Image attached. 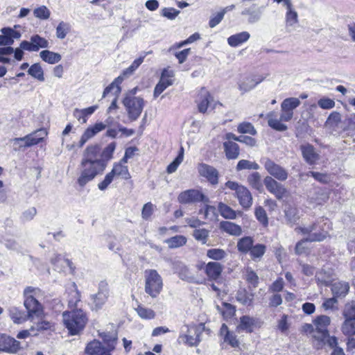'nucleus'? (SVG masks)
<instances>
[{
	"mask_svg": "<svg viewBox=\"0 0 355 355\" xmlns=\"http://www.w3.org/2000/svg\"><path fill=\"white\" fill-rule=\"evenodd\" d=\"M329 198V196L327 191L318 189L314 192L313 196H309V202L316 205H320L326 202Z\"/></svg>",
	"mask_w": 355,
	"mask_h": 355,
	"instance_id": "obj_31",
	"label": "nucleus"
},
{
	"mask_svg": "<svg viewBox=\"0 0 355 355\" xmlns=\"http://www.w3.org/2000/svg\"><path fill=\"white\" fill-rule=\"evenodd\" d=\"M199 174L207 178L211 184H217L218 182V172L212 166L207 164H200L198 167Z\"/></svg>",
	"mask_w": 355,
	"mask_h": 355,
	"instance_id": "obj_21",
	"label": "nucleus"
},
{
	"mask_svg": "<svg viewBox=\"0 0 355 355\" xmlns=\"http://www.w3.org/2000/svg\"><path fill=\"white\" fill-rule=\"evenodd\" d=\"M173 71L168 69L163 70L159 82L156 85L155 89H166V87L172 85L173 82Z\"/></svg>",
	"mask_w": 355,
	"mask_h": 355,
	"instance_id": "obj_30",
	"label": "nucleus"
},
{
	"mask_svg": "<svg viewBox=\"0 0 355 355\" xmlns=\"http://www.w3.org/2000/svg\"><path fill=\"white\" fill-rule=\"evenodd\" d=\"M20 349L19 341L6 334L0 335V351L15 354Z\"/></svg>",
	"mask_w": 355,
	"mask_h": 355,
	"instance_id": "obj_19",
	"label": "nucleus"
},
{
	"mask_svg": "<svg viewBox=\"0 0 355 355\" xmlns=\"http://www.w3.org/2000/svg\"><path fill=\"white\" fill-rule=\"evenodd\" d=\"M225 186L235 191L239 204L243 209H249L252 205V196L248 189L236 182L227 181Z\"/></svg>",
	"mask_w": 355,
	"mask_h": 355,
	"instance_id": "obj_7",
	"label": "nucleus"
},
{
	"mask_svg": "<svg viewBox=\"0 0 355 355\" xmlns=\"http://www.w3.org/2000/svg\"><path fill=\"white\" fill-rule=\"evenodd\" d=\"M218 101L214 100V97L207 91L201 93L196 100L198 110L205 114L211 107L215 109Z\"/></svg>",
	"mask_w": 355,
	"mask_h": 355,
	"instance_id": "obj_17",
	"label": "nucleus"
},
{
	"mask_svg": "<svg viewBox=\"0 0 355 355\" xmlns=\"http://www.w3.org/2000/svg\"><path fill=\"white\" fill-rule=\"evenodd\" d=\"M28 73L30 76L39 81H44V71L39 63L33 64L28 70Z\"/></svg>",
	"mask_w": 355,
	"mask_h": 355,
	"instance_id": "obj_46",
	"label": "nucleus"
},
{
	"mask_svg": "<svg viewBox=\"0 0 355 355\" xmlns=\"http://www.w3.org/2000/svg\"><path fill=\"white\" fill-rule=\"evenodd\" d=\"M145 292L152 298H156L163 289V279L156 270H145Z\"/></svg>",
	"mask_w": 355,
	"mask_h": 355,
	"instance_id": "obj_2",
	"label": "nucleus"
},
{
	"mask_svg": "<svg viewBox=\"0 0 355 355\" xmlns=\"http://www.w3.org/2000/svg\"><path fill=\"white\" fill-rule=\"evenodd\" d=\"M34 16L40 19L46 20L50 17L51 12L45 6H41L33 10Z\"/></svg>",
	"mask_w": 355,
	"mask_h": 355,
	"instance_id": "obj_59",
	"label": "nucleus"
},
{
	"mask_svg": "<svg viewBox=\"0 0 355 355\" xmlns=\"http://www.w3.org/2000/svg\"><path fill=\"white\" fill-rule=\"evenodd\" d=\"M9 311L10 315L15 323L20 324L31 319L27 312L20 311L16 307H11Z\"/></svg>",
	"mask_w": 355,
	"mask_h": 355,
	"instance_id": "obj_37",
	"label": "nucleus"
},
{
	"mask_svg": "<svg viewBox=\"0 0 355 355\" xmlns=\"http://www.w3.org/2000/svg\"><path fill=\"white\" fill-rule=\"evenodd\" d=\"M245 279L253 288L257 287L259 284V277L250 268H247L245 270Z\"/></svg>",
	"mask_w": 355,
	"mask_h": 355,
	"instance_id": "obj_51",
	"label": "nucleus"
},
{
	"mask_svg": "<svg viewBox=\"0 0 355 355\" xmlns=\"http://www.w3.org/2000/svg\"><path fill=\"white\" fill-rule=\"evenodd\" d=\"M254 245V239L251 236H244L240 239L237 242L238 250L243 253H249Z\"/></svg>",
	"mask_w": 355,
	"mask_h": 355,
	"instance_id": "obj_34",
	"label": "nucleus"
},
{
	"mask_svg": "<svg viewBox=\"0 0 355 355\" xmlns=\"http://www.w3.org/2000/svg\"><path fill=\"white\" fill-rule=\"evenodd\" d=\"M0 46H10L14 43V39L20 37L21 34L11 28H3L0 31Z\"/></svg>",
	"mask_w": 355,
	"mask_h": 355,
	"instance_id": "obj_23",
	"label": "nucleus"
},
{
	"mask_svg": "<svg viewBox=\"0 0 355 355\" xmlns=\"http://www.w3.org/2000/svg\"><path fill=\"white\" fill-rule=\"evenodd\" d=\"M70 31V25L64 21L59 23L56 28V37L59 39H64Z\"/></svg>",
	"mask_w": 355,
	"mask_h": 355,
	"instance_id": "obj_60",
	"label": "nucleus"
},
{
	"mask_svg": "<svg viewBox=\"0 0 355 355\" xmlns=\"http://www.w3.org/2000/svg\"><path fill=\"white\" fill-rule=\"evenodd\" d=\"M63 322L71 335H76L82 331L87 322L86 313L81 309H76L62 313Z\"/></svg>",
	"mask_w": 355,
	"mask_h": 355,
	"instance_id": "obj_1",
	"label": "nucleus"
},
{
	"mask_svg": "<svg viewBox=\"0 0 355 355\" xmlns=\"http://www.w3.org/2000/svg\"><path fill=\"white\" fill-rule=\"evenodd\" d=\"M218 209L220 215L225 218L235 219L236 218V211L223 202L218 204Z\"/></svg>",
	"mask_w": 355,
	"mask_h": 355,
	"instance_id": "obj_44",
	"label": "nucleus"
},
{
	"mask_svg": "<svg viewBox=\"0 0 355 355\" xmlns=\"http://www.w3.org/2000/svg\"><path fill=\"white\" fill-rule=\"evenodd\" d=\"M304 174L302 173L300 174V177L302 178ZM306 176H312L315 180L317 181L321 182V183H328L330 180L329 176L326 173H321L319 172H315V171H309L307 173L305 174Z\"/></svg>",
	"mask_w": 355,
	"mask_h": 355,
	"instance_id": "obj_63",
	"label": "nucleus"
},
{
	"mask_svg": "<svg viewBox=\"0 0 355 355\" xmlns=\"http://www.w3.org/2000/svg\"><path fill=\"white\" fill-rule=\"evenodd\" d=\"M47 132L44 128L38 129L23 137L14 138L10 140L13 142L15 150L21 148H28L42 141L46 137Z\"/></svg>",
	"mask_w": 355,
	"mask_h": 355,
	"instance_id": "obj_4",
	"label": "nucleus"
},
{
	"mask_svg": "<svg viewBox=\"0 0 355 355\" xmlns=\"http://www.w3.org/2000/svg\"><path fill=\"white\" fill-rule=\"evenodd\" d=\"M318 227V224L317 223H314L311 225H309L307 227H295V231L296 232H300L304 235H308V236H309L311 234H312L313 233H320L322 230H324L322 229L321 231L317 232Z\"/></svg>",
	"mask_w": 355,
	"mask_h": 355,
	"instance_id": "obj_54",
	"label": "nucleus"
},
{
	"mask_svg": "<svg viewBox=\"0 0 355 355\" xmlns=\"http://www.w3.org/2000/svg\"><path fill=\"white\" fill-rule=\"evenodd\" d=\"M223 271V266L218 262L211 261L205 266V272L207 277L212 280L219 278Z\"/></svg>",
	"mask_w": 355,
	"mask_h": 355,
	"instance_id": "obj_27",
	"label": "nucleus"
},
{
	"mask_svg": "<svg viewBox=\"0 0 355 355\" xmlns=\"http://www.w3.org/2000/svg\"><path fill=\"white\" fill-rule=\"evenodd\" d=\"M266 252V246L261 243H257L253 245L250 252V257L254 261H259Z\"/></svg>",
	"mask_w": 355,
	"mask_h": 355,
	"instance_id": "obj_38",
	"label": "nucleus"
},
{
	"mask_svg": "<svg viewBox=\"0 0 355 355\" xmlns=\"http://www.w3.org/2000/svg\"><path fill=\"white\" fill-rule=\"evenodd\" d=\"M286 224L293 227L299 220L298 210L296 207L291 205L286 207L284 211Z\"/></svg>",
	"mask_w": 355,
	"mask_h": 355,
	"instance_id": "obj_32",
	"label": "nucleus"
},
{
	"mask_svg": "<svg viewBox=\"0 0 355 355\" xmlns=\"http://www.w3.org/2000/svg\"><path fill=\"white\" fill-rule=\"evenodd\" d=\"M207 256L211 259L219 261L224 259L227 256L226 252L223 249L212 248L207 252Z\"/></svg>",
	"mask_w": 355,
	"mask_h": 355,
	"instance_id": "obj_57",
	"label": "nucleus"
},
{
	"mask_svg": "<svg viewBox=\"0 0 355 355\" xmlns=\"http://www.w3.org/2000/svg\"><path fill=\"white\" fill-rule=\"evenodd\" d=\"M192 235L196 241L205 245L207 243L209 231L205 228L196 229Z\"/></svg>",
	"mask_w": 355,
	"mask_h": 355,
	"instance_id": "obj_47",
	"label": "nucleus"
},
{
	"mask_svg": "<svg viewBox=\"0 0 355 355\" xmlns=\"http://www.w3.org/2000/svg\"><path fill=\"white\" fill-rule=\"evenodd\" d=\"M341 331L345 336L349 337L355 335V320L345 319L342 326Z\"/></svg>",
	"mask_w": 355,
	"mask_h": 355,
	"instance_id": "obj_45",
	"label": "nucleus"
},
{
	"mask_svg": "<svg viewBox=\"0 0 355 355\" xmlns=\"http://www.w3.org/2000/svg\"><path fill=\"white\" fill-rule=\"evenodd\" d=\"M184 157V148H180V153L176 158L167 166L166 171L168 173H174L179 165L182 162Z\"/></svg>",
	"mask_w": 355,
	"mask_h": 355,
	"instance_id": "obj_52",
	"label": "nucleus"
},
{
	"mask_svg": "<svg viewBox=\"0 0 355 355\" xmlns=\"http://www.w3.org/2000/svg\"><path fill=\"white\" fill-rule=\"evenodd\" d=\"M82 162L98 163L106 166V163L101 159V146L98 144L88 146L83 152Z\"/></svg>",
	"mask_w": 355,
	"mask_h": 355,
	"instance_id": "obj_16",
	"label": "nucleus"
},
{
	"mask_svg": "<svg viewBox=\"0 0 355 355\" xmlns=\"http://www.w3.org/2000/svg\"><path fill=\"white\" fill-rule=\"evenodd\" d=\"M315 279L318 284L326 286L330 285L334 279L333 272L324 270H322L318 272L315 275Z\"/></svg>",
	"mask_w": 355,
	"mask_h": 355,
	"instance_id": "obj_39",
	"label": "nucleus"
},
{
	"mask_svg": "<svg viewBox=\"0 0 355 355\" xmlns=\"http://www.w3.org/2000/svg\"><path fill=\"white\" fill-rule=\"evenodd\" d=\"M80 167V173L77 179V183L80 187H83L94 180L98 174L103 173L106 166L81 161Z\"/></svg>",
	"mask_w": 355,
	"mask_h": 355,
	"instance_id": "obj_3",
	"label": "nucleus"
},
{
	"mask_svg": "<svg viewBox=\"0 0 355 355\" xmlns=\"http://www.w3.org/2000/svg\"><path fill=\"white\" fill-rule=\"evenodd\" d=\"M281 115L279 119L277 118V114L275 112H270L266 114L268 125L279 132L286 131L288 129L286 125L282 123V121H290L293 116V112L281 107Z\"/></svg>",
	"mask_w": 355,
	"mask_h": 355,
	"instance_id": "obj_5",
	"label": "nucleus"
},
{
	"mask_svg": "<svg viewBox=\"0 0 355 355\" xmlns=\"http://www.w3.org/2000/svg\"><path fill=\"white\" fill-rule=\"evenodd\" d=\"M342 314L345 319L355 320V301L347 302L343 308Z\"/></svg>",
	"mask_w": 355,
	"mask_h": 355,
	"instance_id": "obj_50",
	"label": "nucleus"
},
{
	"mask_svg": "<svg viewBox=\"0 0 355 355\" xmlns=\"http://www.w3.org/2000/svg\"><path fill=\"white\" fill-rule=\"evenodd\" d=\"M24 304L27 310V313L33 320L34 317L40 318L42 314V306L36 298L32 297H26L24 299Z\"/></svg>",
	"mask_w": 355,
	"mask_h": 355,
	"instance_id": "obj_20",
	"label": "nucleus"
},
{
	"mask_svg": "<svg viewBox=\"0 0 355 355\" xmlns=\"http://www.w3.org/2000/svg\"><path fill=\"white\" fill-rule=\"evenodd\" d=\"M116 148V143L111 142L101 152V159H103L105 163L107 164V161L112 159V155Z\"/></svg>",
	"mask_w": 355,
	"mask_h": 355,
	"instance_id": "obj_53",
	"label": "nucleus"
},
{
	"mask_svg": "<svg viewBox=\"0 0 355 355\" xmlns=\"http://www.w3.org/2000/svg\"><path fill=\"white\" fill-rule=\"evenodd\" d=\"M220 228L232 236H239L242 233L241 227L239 225L230 221L220 222Z\"/></svg>",
	"mask_w": 355,
	"mask_h": 355,
	"instance_id": "obj_33",
	"label": "nucleus"
},
{
	"mask_svg": "<svg viewBox=\"0 0 355 355\" xmlns=\"http://www.w3.org/2000/svg\"><path fill=\"white\" fill-rule=\"evenodd\" d=\"M52 327V324L44 319H40L37 322H35L34 324L31 327V330H33L34 332H38L40 331H44L50 329Z\"/></svg>",
	"mask_w": 355,
	"mask_h": 355,
	"instance_id": "obj_58",
	"label": "nucleus"
},
{
	"mask_svg": "<svg viewBox=\"0 0 355 355\" xmlns=\"http://www.w3.org/2000/svg\"><path fill=\"white\" fill-rule=\"evenodd\" d=\"M103 341L107 345V349L110 351L114 349L117 341V334L116 331L103 332L101 334Z\"/></svg>",
	"mask_w": 355,
	"mask_h": 355,
	"instance_id": "obj_42",
	"label": "nucleus"
},
{
	"mask_svg": "<svg viewBox=\"0 0 355 355\" xmlns=\"http://www.w3.org/2000/svg\"><path fill=\"white\" fill-rule=\"evenodd\" d=\"M247 180L252 188L259 191V192L263 191V183L259 173L253 172L248 175Z\"/></svg>",
	"mask_w": 355,
	"mask_h": 355,
	"instance_id": "obj_40",
	"label": "nucleus"
},
{
	"mask_svg": "<svg viewBox=\"0 0 355 355\" xmlns=\"http://www.w3.org/2000/svg\"><path fill=\"white\" fill-rule=\"evenodd\" d=\"M108 119L105 123L98 122L96 123L94 125L88 127L82 135L81 138L78 143L80 148L83 147L84 144L90 139L96 135L98 132L103 131L109 125Z\"/></svg>",
	"mask_w": 355,
	"mask_h": 355,
	"instance_id": "obj_18",
	"label": "nucleus"
},
{
	"mask_svg": "<svg viewBox=\"0 0 355 355\" xmlns=\"http://www.w3.org/2000/svg\"><path fill=\"white\" fill-rule=\"evenodd\" d=\"M110 295V289L107 282L101 281L98 284V293L91 295L92 309L98 311L101 309L107 302Z\"/></svg>",
	"mask_w": 355,
	"mask_h": 355,
	"instance_id": "obj_9",
	"label": "nucleus"
},
{
	"mask_svg": "<svg viewBox=\"0 0 355 355\" xmlns=\"http://www.w3.org/2000/svg\"><path fill=\"white\" fill-rule=\"evenodd\" d=\"M285 19L286 29L290 32L291 31V28L298 23L297 12L293 9L287 10Z\"/></svg>",
	"mask_w": 355,
	"mask_h": 355,
	"instance_id": "obj_43",
	"label": "nucleus"
},
{
	"mask_svg": "<svg viewBox=\"0 0 355 355\" xmlns=\"http://www.w3.org/2000/svg\"><path fill=\"white\" fill-rule=\"evenodd\" d=\"M237 130L239 133L246 134L248 133L251 135H255L257 131L252 123L249 122H243L240 123L237 127Z\"/></svg>",
	"mask_w": 355,
	"mask_h": 355,
	"instance_id": "obj_62",
	"label": "nucleus"
},
{
	"mask_svg": "<svg viewBox=\"0 0 355 355\" xmlns=\"http://www.w3.org/2000/svg\"><path fill=\"white\" fill-rule=\"evenodd\" d=\"M250 34L248 31H242L230 36L227 38V44L231 47H237L248 41Z\"/></svg>",
	"mask_w": 355,
	"mask_h": 355,
	"instance_id": "obj_28",
	"label": "nucleus"
},
{
	"mask_svg": "<svg viewBox=\"0 0 355 355\" xmlns=\"http://www.w3.org/2000/svg\"><path fill=\"white\" fill-rule=\"evenodd\" d=\"M300 150L304 159L310 165L315 164L320 158L313 146L309 144L301 145Z\"/></svg>",
	"mask_w": 355,
	"mask_h": 355,
	"instance_id": "obj_22",
	"label": "nucleus"
},
{
	"mask_svg": "<svg viewBox=\"0 0 355 355\" xmlns=\"http://www.w3.org/2000/svg\"><path fill=\"white\" fill-rule=\"evenodd\" d=\"M111 172L114 176H121L124 180H129L131 178L128 166L122 164L121 163H115Z\"/></svg>",
	"mask_w": 355,
	"mask_h": 355,
	"instance_id": "obj_41",
	"label": "nucleus"
},
{
	"mask_svg": "<svg viewBox=\"0 0 355 355\" xmlns=\"http://www.w3.org/2000/svg\"><path fill=\"white\" fill-rule=\"evenodd\" d=\"M166 243L168 244L169 248H176L185 245L187 243V238L182 235H177L168 239L166 241Z\"/></svg>",
	"mask_w": 355,
	"mask_h": 355,
	"instance_id": "obj_48",
	"label": "nucleus"
},
{
	"mask_svg": "<svg viewBox=\"0 0 355 355\" xmlns=\"http://www.w3.org/2000/svg\"><path fill=\"white\" fill-rule=\"evenodd\" d=\"M327 236L328 232L325 230H322L320 233H313L306 239L298 241L295 245V252L297 254L306 253L308 250V247L306 246L307 242H320L324 240Z\"/></svg>",
	"mask_w": 355,
	"mask_h": 355,
	"instance_id": "obj_13",
	"label": "nucleus"
},
{
	"mask_svg": "<svg viewBox=\"0 0 355 355\" xmlns=\"http://www.w3.org/2000/svg\"><path fill=\"white\" fill-rule=\"evenodd\" d=\"M266 189L278 200H282L286 194V189L271 176H266L263 180Z\"/></svg>",
	"mask_w": 355,
	"mask_h": 355,
	"instance_id": "obj_14",
	"label": "nucleus"
},
{
	"mask_svg": "<svg viewBox=\"0 0 355 355\" xmlns=\"http://www.w3.org/2000/svg\"><path fill=\"white\" fill-rule=\"evenodd\" d=\"M331 319L329 316L322 315L318 316L313 320V324L315 326V331L318 333L317 341H321L323 343L328 336L327 327L330 324Z\"/></svg>",
	"mask_w": 355,
	"mask_h": 355,
	"instance_id": "obj_15",
	"label": "nucleus"
},
{
	"mask_svg": "<svg viewBox=\"0 0 355 355\" xmlns=\"http://www.w3.org/2000/svg\"><path fill=\"white\" fill-rule=\"evenodd\" d=\"M349 291V284L346 282H337L331 284V292L335 297H344Z\"/></svg>",
	"mask_w": 355,
	"mask_h": 355,
	"instance_id": "obj_29",
	"label": "nucleus"
},
{
	"mask_svg": "<svg viewBox=\"0 0 355 355\" xmlns=\"http://www.w3.org/2000/svg\"><path fill=\"white\" fill-rule=\"evenodd\" d=\"M123 104L131 121H135L139 118L144 107V100L135 96H125L123 100Z\"/></svg>",
	"mask_w": 355,
	"mask_h": 355,
	"instance_id": "obj_6",
	"label": "nucleus"
},
{
	"mask_svg": "<svg viewBox=\"0 0 355 355\" xmlns=\"http://www.w3.org/2000/svg\"><path fill=\"white\" fill-rule=\"evenodd\" d=\"M85 353L89 355H111L110 350L102 346L99 341L90 342L85 348Z\"/></svg>",
	"mask_w": 355,
	"mask_h": 355,
	"instance_id": "obj_26",
	"label": "nucleus"
},
{
	"mask_svg": "<svg viewBox=\"0 0 355 355\" xmlns=\"http://www.w3.org/2000/svg\"><path fill=\"white\" fill-rule=\"evenodd\" d=\"M135 310L139 316L142 319L150 320L153 319L155 316V313L153 310L146 308L141 305H139Z\"/></svg>",
	"mask_w": 355,
	"mask_h": 355,
	"instance_id": "obj_55",
	"label": "nucleus"
},
{
	"mask_svg": "<svg viewBox=\"0 0 355 355\" xmlns=\"http://www.w3.org/2000/svg\"><path fill=\"white\" fill-rule=\"evenodd\" d=\"M236 299L243 305L250 306L253 302L254 294L248 292L245 288H241L236 292Z\"/></svg>",
	"mask_w": 355,
	"mask_h": 355,
	"instance_id": "obj_35",
	"label": "nucleus"
},
{
	"mask_svg": "<svg viewBox=\"0 0 355 355\" xmlns=\"http://www.w3.org/2000/svg\"><path fill=\"white\" fill-rule=\"evenodd\" d=\"M262 161L265 169L270 174L269 176L273 177L274 179L282 182L287 180L288 173L286 169L269 158H263Z\"/></svg>",
	"mask_w": 355,
	"mask_h": 355,
	"instance_id": "obj_8",
	"label": "nucleus"
},
{
	"mask_svg": "<svg viewBox=\"0 0 355 355\" xmlns=\"http://www.w3.org/2000/svg\"><path fill=\"white\" fill-rule=\"evenodd\" d=\"M223 149L227 159H236L240 154L239 146L233 141L223 142Z\"/></svg>",
	"mask_w": 355,
	"mask_h": 355,
	"instance_id": "obj_25",
	"label": "nucleus"
},
{
	"mask_svg": "<svg viewBox=\"0 0 355 355\" xmlns=\"http://www.w3.org/2000/svg\"><path fill=\"white\" fill-rule=\"evenodd\" d=\"M300 105V101L297 98H287L283 101L281 107H284L292 112Z\"/></svg>",
	"mask_w": 355,
	"mask_h": 355,
	"instance_id": "obj_61",
	"label": "nucleus"
},
{
	"mask_svg": "<svg viewBox=\"0 0 355 355\" xmlns=\"http://www.w3.org/2000/svg\"><path fill=\"white\" fill-rule=\"evenodd\" d=\"M178 200L182 204H191L198 202L207 204L209 202L207 196L196 189H189L181 192L178 197Z\"/></svg>",
	"mask_w": 355,
	"mask_h": 355,
	"instance_id": "obj_10",
	"label": "nucleus"
},
{
	"mask_svg": "<svg viewBox=\"0 0 355 355\" xmlns=\"http://www.w3.org/2000/svg\"><path fill=\"white\" fill-rule=\"evenodd\" d=\"M254 214L257 220L263 226L267 227L268 225V218L265 209L259 206L255 208Z\"/></svg>",
	"mask_w": 355,
	"mask_h": 355,
	"instance_id": "obj_56",
	"label": "nucleus"
},
{
	"mask_svg": "<svg viewBox=\"0 0 355 355\" xmlns=\"http://www.w3.org/2000/svg\"><path fill=\"white\" fill-rule=\"evenodd\" d=\"M49 46V42L45 38L39 35H33L30 41L24 40L20 43V47L28 51L36 52L40 49H46Z\"/></svg>",
	"mask_w": 355,
	"mask_h": 355,
	"instance_id": "obj_11",
	"label": "nucleus"
},
{
	"mask_svg": "<svg viewBox=\"0 0 355 355\" xmlns=\"http://www.w3.org/2000/svg\"><path fill=\"white\" fill-rule=\"evenodd\" d=\"M40 56L43 61L51 64L58 63L62 59V56L60 53L49 50L42 51L40 53Z\"/></svg>",
	"mask_w": 355,
	"mask_h": 355,
	"instance_id": "obj_36",
	"label": "nucleus"
},
{
	"mask_svg": "<svg viewBox=\"0 0 355 355\" xmlns=\"http://www.w3.org/2000/svg\"><path fill=\"white\" fill-rule=\"evenodd\" d=\"M241 15L247 16L248 23L253 24L259 21L262 16V10L261 7H257L256 4H253L250 8H245L241 11Z\"/></svg>",
	"mask_w": 355,
	"mask_h": 355,
	"instance_id": "obj_24",
	"label": "nucleus"
},
{
	"mask_svg": "<svg viewBox=\"0 0 355 355\" xmlns=\"http://www.w3.org/2000/svg\"><path fill=\"white\" fill-rule=\"evenodd\" d=\"M187 334L181 337L185 340L184 341L190 346L197 345L200 342V334H202L205 324L200 323L199 325H192L185 327Z\"/></svg>",
	"mask_w": 355,
	"mask_h": 355,
	"instance_id": "obj_12",
	"label": "nucleus"
},
{
	"mask_svg": "<svg viewBox=\"0 0 355 355\" xmlns=\"http://www.w3.org/2000/svg\"><path fill=\"white\" fill-rule=\"evenodd\" d=\"M254 325V320L248 315H243L240 318L239 328L248 332H252Z\"/></svg>",
	"mask_w": 355,
	"mask_h": 355,
	"instance_id": "obj_49",
	"label": "nucleus"
},
{
	"mask_svg": "<svg viewBox=\"0 0 355 355\" xmlns=\"http://www.w3.org/2000/svg\"><path fill=\"white\" fill-rule=\"evenodd\" d=\"M145 56L139 57V58L135 60L131 65L125 69L123 72V76H130L144 62Z\"/></svg>",
	"mask_w": 355,
	"mask_h": 355,
	"instance_id": "obj_64",
	"label": "nucleus"
}]
</instances>
